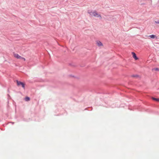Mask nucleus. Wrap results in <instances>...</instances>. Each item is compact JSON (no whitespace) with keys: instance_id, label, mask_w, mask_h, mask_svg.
Wrapping results in <instances>:
<instances>
[{"instance_id":"9d476101","label":"nucleus","mask_w":159,"mask_h":159,"mask_svg":"<svg viewBox=\"0 0 159 159\" xmlns=\"http://www.w3.org/2000/svg\"><path fill=\"white\" fill-rule=\"evenodd\" d=\"M156 23L158 24H159V20L158 21H155Z\"/></svg>"},{"instance_id":"39448f33","label":"nucleus","mask_w":159,"mask_h":159,"mask_svg":"<svg viewBox=\"0 0 159 159\" xmlns=\"http://www.w3.org/2000/svg\"><path fill=\"white\" fill-rule=\"evenodd\" d=\"M132 54L133 55V57L135 60H137L138 59V58L137 57L135 53L134 52H132Z\"/></svg>"},{"instance_id":"6e6552de","label":"nucleus","mask_w":159,"mask_h":159,"mask_svg":"<svg viewBox=\"0 0 159 159\" xmlns=\"http://www.w3.org/2000/svg\"><path fill=\"white\" fill-rule=\"evenodd\" d=\"M25 101H28L30 100V98L28 97H26L25 98Z\"/></svg>"},{"instance_id":"1a4fd4ad","label":"nucleus","mask_w":159,"mask_h":159,"mask_svg":"<svg viewBox=\"0 0 159 159\" xmlns=\"http://www.w3.org/2000/svg\"><path fill=\"white\" fill-rule=\"evenodd\" d=\"M152 70L159 71V69L158 68H154L152 69Z\"/></svg>"},{"instance_id":"f03ea898","label":"nucleus","mask_w":159,"mask_h":159,"mask_svg":"<svg viewBox=\"0 0 159 159\" xmlns=\"http://www.w3.org/2000/svg\"><path fill=\"white\" fill-rule=\"evenodd\" d=\"M13 55L17 59H20L21 60H23L24 61H25V58L21 57L18 54L16 53H13Z\"/></svg>"},{"instance_id":"7ed1b4c3","label":"nucleus","mask_w":159,"mask_h":159,"mask_svg":"<svg viewBox=\"0 0 159 159\" xmlns=\"http://www.w3.org/2000/svg\"><path fill=\"white\" fill-rule=\"evenodd\" d=\"M16 83L18 86H21L24 89H25V84L24 83L20 81H19L18 80L16 81Z\"/></svg>"},{"instance_id":"0eeeda50","label":"nucleus","mask_w":159,"mask_h":159,"mask_svg":"<svg viewBox=\"0 0 159 159\" xmlns=\"http://www.w3.org/2000/svg\"><path fill=\"white\" fill-rule=\"evenodd\" d=\"M152 99L154 101L159 102V98H152Z\"/></svg>"},{"instance_id":"423d86ee","label":"nucleus","mask_w":159,"mask_h":159,"mask_svg":"<svg viewBox=\"0 0 159 159\" xmlns=\"http://www.w3.org/2000/svg\"><path fill=\"white\" fill-rule=\"evenodd\" d=\"M148 37L152 39H154L156 37V36L155 35L152 34L149 36Z\"/></svg>"},{"instance_id":"f257e3e1","label":"nucleus","mask_w":159,"mask_h":159,"mask_svg":"<svg viewBox=\"0 0 159 159\" xmlns=\"http://www.w3.org/2000/svg\"><path fill=\"white\" fill-rule=\"evenodd\" d=\"M89 13L91 16H93L95 17H100L101 18V17L100 15L96 11H93L89 12Z\"/></svg>"},{"instance_id":"20e7f679","label":"nucleus","mask_w":159,"mask_h":159,"mask_svg":"<svg viewBox=\"0 0 159 159\" xmlns=\"http://www.w3.org/2000/svg\"><path fill=\"white\" fill-rule=\"evenodd\" d=\"M96 44H97V45L99 47L103 46L102 43L100 41H97Z\"/></svg>"}]
</instances>
